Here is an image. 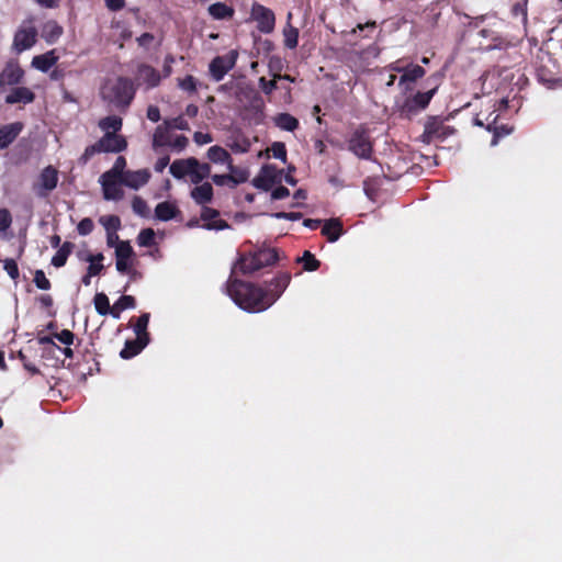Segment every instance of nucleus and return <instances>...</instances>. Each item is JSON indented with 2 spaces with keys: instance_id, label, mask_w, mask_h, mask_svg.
<instances>
[{
  "instance_id": "obj_1",
  "label": "nucleus",
  "mask_w": 562,
  "mask_h": 562,
  "mask_svg": "<svg viewBox=\"0 0 562 562\" xmlns=\"http://www.w3.org/2000/svg\"><path fill=\"white\" fill-rule=\"evenodd\" d=\"M226 290L234 303L248 313H259L268 308L265 290L260 286L231 278Z\"/></svg>"
},
{
  "instance_id": "obj_2",
  "label": "nucleus",
  "mask_w": 562,
  "mask_h": 562,
  "mask_svg": "<svg viewBox=\"0 0 562 562\" xmlns=\"http://www.w3.org/2000/svg\"><path fill=\"white\" fill-rule=\"evenodd\" d=\"M135 93L134 82L126 77L106 80L100 91L102 99L117 109H126Z\"/></svg>"
},
{
  "instance_id": "obj_3",
  "label": "nucleus",
  "mask_w": 562,
  "mask_h": 562,
  "mask_svg": "<svg viewBox=\"0 0 562 562\" xmlns=\"http://www.w3.org/2000/svg\"><path fill=\"white\" fill-rule=\"evenodd\" d=\"M347 149L357 158L371 160L373 154V139L369 128L360 124L346 138Z\"/></svg>"
},
{
  "instance_id": "obj_4",
  "label": "nucleus",
  "mask_w": 562,
  "mask_h": 562,
  "mask_svg": "<svg viewBox=\"0 0 562 562\" xmlns=\"http://www.w3.org/2000/svg\"><path fill=\"white\" fill-rule=\"evenodd\" d=\"M436 91L437 87L425 92L418 91L413 95H405L402 101L397 100L395 104L400 115L409 119L418 114L428 106Z\"/></svg>"
},
{
  "instance_id": "obj_5",
  "label": "nucleus",
  "mask_w": 562,
  "mask_h": 562,
  "mask_svg": "<svg viewBox=\"0 0 562 562\" xmlns=\"http://www.w3.org/2000/svg\"><path fill=\"white\" fill-rule=\"evenodd\" d=\"M37 30L32 20L24 21L14 34L13 49L20 54L30 49L36 43Z\"/></svg>"
},
{
  "instance_id": "obj_6",
  "label": "nucleus",
  "mask_w": 562,
  "mask_h": 562,
  "mask_svg": "<svg viewBox=\"0 0 562 562\" xmlns=\"http://www.w3.org/2000/svg\"><path fill=\"white\" fill-rule=\"evenodd\" d=\"M237 57L238 53L231 50L226 55L213 58L209 65L210 75L213 80L216 82L221 81L235 67Z\"/></svg>"
},
{
  "instance_id": "obj_7",
  "label": "nucleus",
  "mask_w": 562,
  "mask_h": 562,
  "mask_svg": "<svg viewBox=\"0 0 562 562\" xmlns=\"http://www.w3.org/2000/svg\"><path fill=\"white\" fill-rule=\"evenodd\" d=\"M250 16L257 23V29L263 33L269 34L274 30L276 16L271 9L255 2L251 5Z\"/></svg>"
},
{
  "instance_id": "obj_8",
  "label": "nucleus",
  "mask_w": 562,
  "mask_h": 562,
  "mask_svg": "<svg viewBox=\"0 0 562 562\" xmlns=\"http://www.w3.org/2000/svg\"><path fill=\"white\" fill-rule=\"evenodd\" d=\"M290 281L291 274L289 272H281L267 284V288L263 290L268 308L282 295Z\"/></svg>"
},
{
  "instance_id": "obj_9",
  "label": "nucleus",
  "mask_w": 562,
  "mask_h": 562,
  "mask_svg": "<svg viewBox=\"0 0 562 562\" xmlns=\"http://www.w3.org/2000/svg\"><path fill=\"white\" fill-rule=\"evenodd\" d=\"M499 114H495V111H492L486 117L485 121L480 119V115H477L474 119V124L477 126L485 127L488 132H493V138L491 142L492 146L497 145L498 139L503 136H506L510 134L512 128L507 127L506 125L497 126L496 122Z\"/></svg>"
},
{
  "instance_id": "obj_10",
  "label": "nucleus",
  "mask_w": 562,
  "mask_h": 562,
  "mask_svg": "<svg viewBox=\"0 0 562 562\" xmlns=\"http://www.w3.org/2000/svg\"><path fill=\"white\" fill-rule=\"evenodd\" d=\"M425 74L426 70L422 66L409 63L408 69L398 78L397 86L402 93L405 95L411 92L416 81L422 79Z\"/></svg>"
},
{
  "instance_id": "obj_11",
  "label": "nucleus",
  "mask_w": 562,
  "mask_h": 562,
  "mask_svg": "<svg viewBox=\"0 0 562 562\" xmlns=\"http://www.w3.org/2000/svg\"><path fill=\"white\" fill-rule=\"evenodd\" d=\"M228 169L233 175H213L212 181L220 187L228 186L229 188H235L248 180V171L236 169L232 164L228 165Z\"/></svg>"
},
{
  "instance_id": "obj_12",
  "label": "nucleus",
  "mask_w": 562,
  "mask_h": 562,
  "mask_svg": "<svg viewBox=\"0 0 562 562\" xmlns=\"http://www.w3.org/2000/svg\"><path fill=\"white\" fill-rule=\"evenodd\" d=\"M98 146L100 147L101 153H121L126 149L127 142L121 135L106 132L98 140Z\"/></svg>"
},
{
  "instance_id": "obj_13",
  "label": "nucleus",
  "mask_w": 562,
  "mask_h": 562,
  "mask_svg": "<svg viewBox=\"0 0 562 562\" xmlns=\"http://www.w3.org/2000/svg\"><path fill=\"white\" fill-rule=\"evenodd\" d=\"M220 212L215 209L203 205L201 220L204 222L202 228L207 231H223L229 228L227 222L218 218Z\"/></svg>"
},
{
  "instance_id": "obj_14",
  "label": "nucleus",
  "mask_w": 562,
  "mask_h": 562,
  "mask_svg": "<svg viewBox=\"0 0 562 562\" xmlns=\"http://www.w3.org/2000/svg\"><path fill=\"white\" fill-rule=\"evenodd\" d=\"M99 182L102 188L103 198L108 201H120L124 196V191L122 189L123 183L119 179L115 178H103L101 175Z\"/></svg>"
},
{
  "instance_id": "obj_15",
  "label": "nucleus",
  "mask_w": 562,
  "mask_h": 562,
  "mask_svg": "<svg viewBox=\"0 0 562 562\" xmlns=\"http://www.w3.org/2000/svg\"><path fill=\"white\" fill-rule=\"evenodd\" d=\"M136 79L139 85H145L146 89H153L160 83L161 76L154 67L140 64L137 68Z\"/></svg>"
},
{
  "instance_id": "obj_16",
  "label": "nucleus",
  "mask_w": 562,
  "mask_h": 562,
  "mask_svg": "<svg viewBox=\"0 0 562 562\" xmlns=\"http://www.w3.org/2000/svg\"><path fill=\"white\" fill-rule=\"evenodd\" d=\"M58 183V173L57 170L48 166L44 168L40 175V183H38V190L37 194L40 196H44L47 194V192L53 191Z\"/></svg>"
},
{
  "instance_id": "obj_17",
  "label": "nucleus",
  "mask_w": 562,
  "mask_h": 562,
  "mask_svg": "<svg viewBox=\"0 0 562 562\" xmlns=\"http://www.w3.org/2000/svg\"><path fill=\"white\" fill-rule=\"evenodd\" d=\"M134 255L133 248L128 241H121L115 249V268L120 273L128 272L131 268L130 259Z\"/></svg>"
},
{
  "instance_id": "obj_18",
  "label": "nucleus",
  "mask_w": 562,
  "mask_h": 562,
  "mask_svg": "<svg viewBox=\"0 0 562 562\" xmlns=\"http://www.w3.org/2000/svg\"><path fill=\"white\" fill-rule=\"evenodd\" d=\"M24 71L18 64H8L0 72V90L5 86L19 85Z\"/></svg>"
},
{
  "instance_id": "obj_19",
  "label": "nucleus",
  "mask_w": 562,
  "mask_h": 562,
  "mask_svg": "<svg viewBox=\"0 0 562 562\" xmlns=\"http://www.w3.org/2000/svg\"><path fill=\"white\" fill-rule=\"evenodd\" d=\"M150 178V172L147 169H139L136 171L126 170L125 177L121 180L125 187L137 190L145 186Z\"/></svg>"
},
{
  "instance_id": "obj_20",
  "label": "nucleus",
  "mask_w": 562,
  "mask_h": 562,
  "mask_svg": "<svg viewBox=\"0 0 562 562\" xmlns=\"http://www.w3.org/2000/svg\"><path fill=\"white\" fill-rule=\"evenodd\" d=\"M24 125L21 122H14L0 127V149L9 147L20 135Z\"/></svg>"
},
{
  "instance_id": "obj_21",
  "label": "nucleus",
  "mask_w": 562,
  "mask_h": 562,
  "mask_svg": "<svg viewBox=\"0 0 562 562\" xmlns=\"http://www.w3.org/2000/svg\"><path fill=\"white\" fill-rule=\"evenodd\" d=\"M35 99L34 92L26 87H16L13 88L5 97L4 101L8 104L23 103L29 104L32 103Z\"/></svg>"
},
{
  "instance_id": "obj_22",
  "label": "nucleus",
  "mask_w": 562,
  "mask_h": 562,
  "mask_svg": "<svg viewBox=\"0 0 562 562\" xmlns=\"http://www.w3.org/2000/svg\"><path fill=\"white\" fill-rule=\"evenodd\" d=\"M195 166V158L176 159L169 167V172L176 179H183L191 175V168Z\"/></svg>"
},
{
  "instance_id": "obj_23",
  "label": "nucleus",
  "mask_w": 562,
  "mask_h": 562,
  "mask_svg": "<svg viewBox=\"0 0 562 562\" xmlns=\"http://www.w3.org/2000/svg\"><path fill=\"white\" fill-rule=\"evenodd\" d=\"M257 257L254 252L243 255L236 262L233 272H240L241 274H251L260 270Z\"/></svg>"
},
{
  "instance_id": "obj_24",
  "label": "nucleus",
  "mask_w": 562,
  "mask_h": 562,
  "mask_svg": "<svg viewBox=\"0 0 562 562\" xmlns=\"http://www.w3.org/2000/svg\"><path fill=\"white\" fill-rule=\"evenodd\" d=\"M322 234L329 243L337 241L344 234L341 221L335 217L324 221Z\"/></svg>"
},
{
  "instance_id": "obj_25",
  "label": "nucleus",
  "mask_w": 562,
  "mask_h": 562,
  "mask_svg": "<svg viewBox=\"0 0 562 562\" xmlns=\"http://www.w3.org/2000/svg\"><path fill=\"white\" fill-rule=\"evenodd\" d=\"M227 146L235 154H245L249 151L251 143L243 133L236 132L229 136Z\"/></svg>"
},
{
  "instance_id": "obj_26",
  "label": "nucleus",
  "mask_w": 562,
  "mask_h": 562,
  "mask_svg": "<svg viewBox=\"0 0 562 562\" xmlns=\"http://www.w3.org/2000/svg\"><path fill=\"white\" fill-rule=\"evenodd\" d=\"M190 195L196 204L205 205L213 199V188L209 182H204L194 187Z\"/></svg>"
},
{
  "instance_id": "obj_27",
  "label": "nucleus",
  "mask_w": 562,
  "mask_h": 562,
  "mask_svg": "<svg viewBox=\"0 0 562 562\" xmlns=\"http://www.w3.org/2000/svg\"><path fill=\"white\" fill-rule=\"evenodd\" d=\"M58 60L54 50L36 55L32 59V66L42 72H47Z\"/></svg>"
},
{
  "instance_id": "obj_28",
  "label": "nucleus",
  "mask_w": 562,
  "mask_h": 562,
  "mask_svg": "<svg viewBox=\"0 0 562 562\" xmlns=\"http://www.w3.org/2000/svg\"><path fill=\"white\" fill-rule=\"evenodd\" d=\"M450 127L443 126L437 122L427 123L423 137L426 142L430 143L435 138L442 139L446 135L451 133Z\"/></svg>"
},
{
  "instance_id": "obj_29",
  "label": "nucleus",
  "mask_w": 562,
  "mask_h": 562,
  "mask_svg": "<svg viewBox=\"0 0 562 562\" xmlns=\"http://www.w3.org/2000/svg\"><path fill=\"white\" fill-rule=\"evenodd\" d=\"M147 345L148 340H143V338L126 340L124 348L120 351V357L126 360L131 359L137 356Z\"/></svg>"
},
{
  "instance_id": "obj_30",
  "label": "nucleus",
  "mask_w": 562,
  "mask_h": 562,
  "mask_svg": "<svg viewBox=\"0 0 562 562\" xmlns=\"http://www.w3.org/2000/svg\"><path fill=\"white\" fill-rule=\"evenodd\" d=\"M179 210L173 203L168 201L160 202L155 207V217L161 222H168L176 217Z\"/></svg>"
},
{
  "instance_id": "obj_31",
  "label": "nucleus",
  "mask_w": 562,
  "mask_h": 562,
  "mask_svg": "<svg viewBox=\"0 0 562 562\" xmlns=\"http://www.w3.org/2000/svg\"><path fill=\"white\" fill-rule=\"evenodd\" d=\"M272 121L282 131L294 132L299 127V120L289 113H279Z\"/></svg>"
},
{
  "instance_id": "obj_32",
  "label": "nucleus",
  "mask_w": 562,
  "mask_h": 562,
  "mask_svg": "<svg viewBox=\"0 0 562 562\" xmlns=\"http://www.w3.org/2000/svg\"><path fill=\"white\" fill-rule=\"evenodd\" d=\"M170 126L169 122L165 121L164 124L158 125L153 135V147L157 149L158 147L168 146L170 143Z\"/></svg>"
},
{
  "instance_id": "obj_33",
  "label": "nucleus",
  "mask_w": 562,
  "mask_h": 562,
  "mask_svg": "<svg viewBox=\"0 0 562 562\" xmlns=\"http://www.w3.org/2000/svg\"><path fill=\"white\" fill-rule=\"evenodd\" d=\"M254 254L261 269L274 265L279 259L278 252L273 248H260Z\"/></svg>"
},
{
  "instance_id": "obj_34",
  "label": "nucleus",
  "mask_w": 562,
  "mask_h": 562,
  "mask_svg": "<svg viewBox=\"0 0 562 562\" xmlns=\"http://www.w3.org/2000/svg\"><path fill=\"white\" fill-rule=\"evenodd\" d=\"M190 180L193 184H199L211 175V166L206 162H200L195 158V166L191 168Z\"/></svg>"
},
{
  "instance_id": "obj_35",
  "label": "nucleus",
  "mask_w": 562,
  "mask_h": 562,
  "mask_svg": "<svg viewBox=\"0 0 562 562\" xmlns=\"http://www.w3.org/2000/svg\"><path fill=\"white\" fill-rule=\"evenodd\" d=\"M72 249L74 244L70 241H65L53 256L50 263L56 268L64 267Z\"/></svg>"
},
{
  "instance_id": "obj_36",
  "label": "nucleus",
  "mask_w": 562,
  "mask_h": 562,
  "mask_svg": "<svg viewBox=\"0 0 562 562\" xmlns=\"http://www.w3.org/2000/svg\"><path fill=\"white\" fill-rule=\"evenodd\" d=\"M210 15L215 20H226L234 15V9L223 2H216L209 7Z\"/></svg>"
},
{
  "instance_id": "obj_37",
  "label": "nucleus",
  "mask_w": 562,
  "mask_h": 562,
  "mask_svg": "<svg viewBox=\"0 0 562 562\" xmlns=\"http://www.w3.org/2000/svg\"><path fill=\"white\" fill-rule=\"evenodd\" d=\"M136 301L131 295H122L113 305L111 316L115 319L121 317V313L128 308H134Z\"/></svg>"
},
{
  "instance_id": "obj_38",
  "label": "nucleus",
  "mask_w": 562,
  "mask_h": 562,
  "mask_svg": "<svg viewBox=\"0 0 562 562\" xmlns=\"http://www.w3.org/2000/svg\"><path fill=\"white\" fill-rule=\"evenodd\" d=\"M79 258L81 260L88 261L90 263L88 267V270H87V272L90 276H93V277L98 276L103 270L102 260L104 259V257L101 252L97 254V255H91V254H87L85 256L80 255Z\"/></svg>"
},
{
  "instance_id": "obj_39",
  "label": "nucleus",
  "mask_w": 562,
  "mask_h": 562,
  "mask_svg": "<svg viewBox=\"0 0 562 562\" xmlns=\"http://www.w3.org/2000/svg\"><path fill=\"white\" fill-rule=\"evenodd\" d=\"M207 158L214 164H232L231 155L221 146L214 145L207 149Z\"/></svg>"
},
{
  "instance_id": "obj_40",
  "label": "nucleus",
  "mask_w": 562,
  "mask_h": 562,
  "mask_svg": "<svg viewBox=\"0 0 562 562\" xmlns=\"http://www.w3.org/2000/svg\"><path fill=\"white\" fill-rule=\"evenodd\" d=\"M125 167H126V160L123 156H119L116 160L114 161L112 168L108 171H105L103 175V178H115L120 181L125 177Z\"/></svg>"
},
{
  "instance_id": "obj_41",
  "label": "nucleus",
  "mask_w": 562,
  "mask_h": 562,
  "mask_svg": "<svg viewBox=\"0 0 562 562\" xmlns=\"http://www.w3.org/2000/svg\"><path fill=\"white\" fill-rule=\"evenodd\" d=\"M61 34L63 27L59 26L55 21H49L45 24L43 30V36L47 43H55Z\"/></svg>"
},
{
  "instance_id": "obj_42",
  "label": "nucleus",
  "mask_w": 562,
  "mask_h": 562,
  "mask_svg": "<svg viewBox=\"0 0 562 562\" xmlns=\"http://www.w3.org/2000/svg\"><path fill=\"white\" fill-rule=\"evenodd\" d=\"M284 46L289 49H294L299 43V30L288 22L283 29Z\"/></svg>"
},
{
  "instance_id": "obj_43",
  "label": "nucleus",
  "mask_w": 562,
  "mask_h": 562,
  "mask_svg": "<svg viewBox=\"0 0 562 562\" xmlns=\"http://www.w3.org/2000/svg\"><path fill=\"white\" fill-rule=\"evenodd\" d=\"M93 304L99 315H111L112 308L110 306L109 299L104 293H97L93 299Z\"/></svg>"
},
{
  "instance_id": "obj_44",
  "label": "nucleus",
  "mask_w": 562,
  "mask_h": 562,
  "mask_svg": "<svg viewBox=\"0 0 562 562\" xmlns=\"http://www.w3.org/2000/svg\"><path fill=\"white\" fill-rule=\"evenodd\" d=\"M99 126L105 133L111 132L116 134V132L122 128V119L117 116H106L100 121Z\"/></svg>"
},
{
  "instance_id": "obj_45",
  "label": "nucleus",
  "mask_w": 562,
  "mask_h": 562,
  "mask_svg": "<svg viewBox=\"0 0 562 562\" xmlns=\"http://www.w3.org/2000/svg\"><path fill=\"white\" fill-rule=\"evenodd\" d=\"M150 315L148 313L142 314L134 326V331L137 336V338H143V340H148V333H147V326L149 323Z\"/></svg>"
},
{
  "instance_id": "obj_46",
  "label": "nucleus",
  "mask_w": 562,
  "mask_h": 562,
  "mask_svg": "<svg viewBox=\"0 0 562 562\" xmlns=\"http://www.w3.org/2000/svg\"><path fill=\"white\" fill-rule=\"evenodd\" d=\"M260 172L268 180V182L273 186L281 181V170H278L273 165H265L261 167Z\"/></svg>"
},
{
  "instance_id": "obj_47",
  "label": "nucleus",
  "mask_w": 562,
  "mask_h": 562,
  "mask_svg": "<svg viewBox=\"0 0 562 562\" xmlns=\"http://www.w3.org/2000/svg\"><path fill=\"white\" fill-rule=\"evenodd\" d=\"M382 52V48L376 44L372 43L359 53V57L370 64L371 60L376 59Z\"/></svg>"
},
{
  "instance_id": "obj_48",
  "label": "nucleus",
  "mask_w": 562,
  "mask_h": 562,
  "mask_svg": "<svg viewBox=\"0 0 562 562\" xmlns=\"http://www.w3.org/2000/svg\"><path fill=\"white\" fill-rule=\"evenodd\" d=\"M99 222L105 228L106 233L117 232L121 228V220L116 215L101 216Z\"/></svg>"
},
{
  "instance_id": "obj_49",
  "label": "nucleus",
  "mask_w": 562,
  "mask_h": 562,
  "mask_svg": "<svg viewBox=\"0 0 562 562\" xmlns=\"http://www.w3.org/2000/svg\"><path fill=\"white\" fill-rule=\"evenodd\" d=\"M297 261L303 262L304 270L306 271H315L319 268L321 262L315 258V256L306 250L303 252V256L297 259Z\"/></svg>"
},
{
  "instance_id": "obj_50",
  "label": "nucleus",
  "mask_w": 562,
  "mask_h": 562,
  "mask_svg": "<svg viewBox=\"0 0 562 562\" xmlns=\"http://www.w3.org/2000/svg\"><path fill=\"white\" fill-rule=\"evenodd\" d=\"M137 243L140 247H151L155 245V232L153 228H144L137 236Z\"/></svg>"
},
{
  "instance_id": "obj_51",
  "label": "nucleus",
  "mask_w": 562,
  "mask_h": 562,
  "mask_svg": "<svg viewBox=\"0 0 562 562\" xmlns=\"http://www.w3.org/2000/svg\"><path fill=\"white\" fill-rule=\"evenodd\" d=\"M133 212L140 217H148L149 207L144 199L140 196H134L132 201Z\"/></svg>"
},
{
  "instance_id": "obj_52",
  "label": "nucleus",
  "mask_w": 562,
  "mask_h": 562,
  "mask_svg": "<svg viewBox=\"0 0 562 562\" xmlns=\"http://www.w3.org/2000/svg\"><path fill=\"white\" fill-rule=\"evenodd\" d=\"M508 46H509V42L508 41H506L501 35L495 34L491 38V44L485 46L483 49L485 52H491V50H494V49L503 50V49H506Z\"/></svg>"
},
{
  "instance_id": "obj_53",
  "label": "nucleus",
  "mask_w": 562,
  "mask_h": 562,
  "mask_svg": "<svg viewBox=\"0 0 562 562\" xmlns=\"http://www.w3.org/2000/svg\"><path fill=\"white\" fill-rule=\"evenodd\" d=\"M283 59L279 56H270L268 60L269 72L273 78H277L283 69Z\"/></svg>"
},
{
  "instance_id": "obj_54",
  "label": "nucleus",
  "mask_w": 562,
  "mask_h": 562,
  "mask_svg": "<svg viewBox=\"0 0 562 562\" xmlns=\"http://www.w3.org/2000/svg\"><path fill=\"white\" fill-rule=\"evenodd\" d=\"M178 86L180 89L189 93H195L198 89L196 79L191 75H187L184 78L179 79Z\"/></svg>"
},
{
  "instance_id": "obj_55",
  "label": "nucleus",
  "mask_w": 562,
  "mask_h": 562,
  "mask_svg": "<svg viewBox=\"0 0 562 562\" xmlns=\"http://www.w3.org/2000/svg\"><path fill=\"white\" fill-rule=\"evenodd\" d=\"M527 3L528 0H520L516 2L512 8V13L514 16L521 18L524 24L527 23L528 14H527Z\"/></svg>"
},
{
  "instance_id": "obj_56",
  "label": "nucleus",
  "mask_w": 562,
  "mask_h": 562,
  "mask_svg": "<svg viewBox=\"0 0 562 562\" xmlns=\"http://www.w3.org/2000/svg\"><path fill=\"white\" fill-rule=\"evenodd\" d=\"M277 80L278 78L267 80L265 77H260L258 80V86L266 95H270L274 90L278 89Z\"/></svg>"
},
{
  "instance_id": "obj_57",
  "label": "nucleus",
  "mask_w": 562,
  "mask_h": 562,
  "mask_svg": "<svg viewBox=\"0 0 562 562\" xmlns=\"http://www.w3.org/2000/svg\"><path fill=\"white\" fill-rule=\"evenodd\" d=\"M33 281L40 290L47 291L52 286L50 281L46 278L44 271L40 269L35 271Z\"/></svg>"
},
{
  "instance_id": "obj_58",
  "label": "nucleus",
  "mask_w": 562,
  "mask_h": 562,
  "mask_svg": "<svg viewBox=\"0 0 562 562\" xmlns=\"http://www.w3.org/2000/svg\"><path fill=\"white\" fill-rule=\"evenodd\" d=\"M94 228L93 221L90 217L82 218L77 225V232L81 236L89 235Z\"/></svg>"
},
{
  "instance_id": "obj_59",
  "label": "nucleus",
  "mask_w": 562,
  "mask_h": 562,
  "mask_svg": "<svg viewBox=\"0 0 562 562\" xmlns=\"http://www.w3.org/2000/svg\"><path fill=\"white\" fill-rule=\"evenodd\" d=\"M3 269L12 280H16L19 278V267L14 259H4Z\"/></svg>"
},
{
  "instance_id": "obj_60",
  "label": "nucleus",
  "mask_w": 562,
  "mask_h": 562,
  "mask_svg": "<svg viewBox=\"0 0 562 562\" xmlns=\"http://www.w3.org/2000/svg\"><path fill=\"white\" fill-rule=\"evenodd\" d=\"M271 150H272V155L274 158L282 160L283 162L286 161V148L283 143H280V142L273 143Z\"/></svg>"
},
{
  "instance_id": "obj_61",
  "label": "nucleus",
  "mask_w": 562,
  "mask_h": 562,
  "mask_svg": "<svg viewBox=\"0 0 562 562\" xmlns=\"http://www.w3.org/2000/svg\"><path fill=\"white\" fill-rule=\"evenodd\" d=\"M101 149L98 146V142L86 147L80 160L82 164H87L95 154H100Z\"/></svg>"
},
{
  "instance_id": "obj_62",
  "label": "nucleus",
  "mask_w": 562,
  "mask_h": 562,
  "mask_svg": "<svg viewBox=\"0 0 562 562\" xmlns=\"http://www.w3.org/2000/svg\"><path fill=\"white\" fill-rule=\"evenodd\" d=\"M54 337L65 346H70L75 339L74 333L69 329H63L60 333L55 334Z\"/></svg>"
},
{
  "instance_id": "obj_63",
  "label": "nucleus",
  "mask_w": 562,
  "mask_h": 562,
  "mask_svg": "<svg viewBox=\"0 0 562 562\" xmlns=\"http://www.w3.org/2000/svg\"><path fill=\"white\" fill-rule=\"evenodd\" d=\"M12 224L11 213L7 209H0V233L5 232Z\"/></svg>"
},
{
  "instance_id": "obj_64",
  "label": "nucleus",
  "mask_w": 562,
  "mask_h": 562,
  "mask_svg": "<svg viewBox=\"0 0 562 562\" xmlns=\"http://www.w3.org/2000/svg\"><path fill=\"white\" fill-rule=\"evenodd\" d=\"M188 142L189 140L184 135H178L172 142L170 140L168 146L171 147L173 150L180 153L187 147Z\"/></svg>"
}]
</instances>
